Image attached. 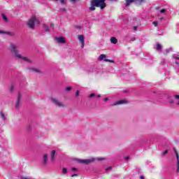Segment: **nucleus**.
<instances>
[{
	"label": "nucleus",
	"mask_w": 179,
	"mask_h": 179,
	"mask_svg": "<svg viewBox=\"0 0 179 179\" xmlns=\"http://www.w3.org/2000/svg\"><path fill=\"white\" fill-rule=\"evenodd\" d=\"M19 45H16L15 43L10 44V51L16 58V59H20L21 61H24V62H27L28 64H31V59L19 54Z\"/></svg>",
	"instance_id": "f257e3e1"
},
{
	"label": "nucleus",
	"mask_w": 179,
	"mask_h": 179,
	"mask_svg": "<svg viewBox=\"0 0 179 179\" xmlns=\"http://www.w3.org/2000/svg\"><path fill=\"white\" fill-rule=\"evenodd\" d=\"M92 6L90 7V10H95L96 8H101V9H104L106 8L105 0H92L91 2Z\"/></svg>",
	"instance_id": "f03ea898"
},
{
	"label": "nucleus",
	"mask_w": 179,
	"mask_h": 179,
	"mask_svg": "<svg viewBox=\"0 0 179 179\" xmlns=\"http://www.w3.org/2000/svg\"><path fill=\"white\" fill-rule=\"evenodd\" d=\"M98 160V162H101V160H104V158L103 157H96V158H92L90 159H76V161L77 163H79L80 164H90V163H93V162Z\"/></svg>",
	"instance_id": "7ed1b4c3"
},
{
	"label": "nucleus",
	"mask_w": 179,
	"mask_h": 179,
	"mask_svg": "<svg viewBox=\"0 0 179 179\" xmlns=\"http://www.w3.org/2000/svg\"><path fill=\"white\" fill-rule=\"evenodd\" d=\"M39 23H40V20H38V17L34 15L28 21L27 24L30 29H34V27H36V24H38Z\"/></svg>",
	"instance_id": "20e7f679"
},
{
	"label": "nucleus",
	"mask_w": 179,
	"mask_h": 179,
	"mask_svg": "<svg viewBox=\"0 0 179 179\" xmlns=\"http://www.w3.org/2000/svg\"><path fill=\"white\" fill-rule=\"evenodd\" d=\"M50 101L54 105L57 106V107H60L61 108H64V107H65V105L62 103V102L55 98H50Z\"/></svg>",
	"instance_id": "39448f33"
},
{
	"label": "nucleus",
	"mask_w": 179,
	"mask_h": 179,
	"mask_svg": "<svg viewBox=\"0 0 179 179\" xmlns=\"http://www.w3.org/2000/svg\"><path fill=\"white\" fill-rule=\"evenodd\" d=\"M179 100V95H175L173 98L169 99L170 106H177V101Z\"/></svg>",
	"instance_id": "423d86ee"
},
{
	"label": "nucleus",
	"mask_w": 179,
	"mask_h": 179,
	"mask_svg": "<svg viewBox=\"0 0 179 179\" xmlns=\"http://www.w3.org/2000/svg\"><path fill=\"white\" fill-rule=\"evenodd\" d=\"M22 100V95L20 94V92L18 93V97L17 99V101L15 103V108H20V101Z\"/></svg>",
	"instance_id": "0eeeda50"
},
{
	"label": "nucleus",
	"mask_w": 179,
	"mask_h": 179,
	"mask_svg": "<svg viewBox=\"0 0 179 179\" xmlns=\"http://www.w3.org/2000/svg\"><path fill=\"white\" fill-rule=\"evenodd\" d=\"M78 40L81 43V48H85V36H83V35H79Z\"/></svg>",
	"instance_id": "6e6552de"
},
{
	"label": "nucleus",
	"mask_w": 179,
	"mask_h": 179,
	"mask_svg": "<svg viewBox=\"0 0 179 179\" xmlns=\"http://www.w3.org/2000/svg\"><path fill=\"white\" fill-rule=\"evenodd\" d=\"M55 40L58 43V44H65L66 43L65 39L62 37L55 38Z\"/></svg>",
	"instance_id": "1a4fd4ad"
},
{
	"label": "nucleus",
	"mask_w": 179,
	"mask_h": 179,
	"mask_svg": "<svg viewBox=\"0 0 179 179\" xmlns=\"http://www.w3.org/2000/svg\"><path fill=\"white\" fill-rule=\"evenodd\" d=\"M176 156V159H177V169H176V173H179V156H178V153L177 152V150H174Z\"/></svg>",
	"instance_id": "9d476101"
},
{
	"label": "nucleus",
	"mask_w": 179,
	"mask_h": 179,
	"mask_svg": "<svg viewBox=\"0 0 179 179\" xmlns=\"http://www.w3.org/2000/svg\"><path fill=\"white\" fill-rule=\"evenodd\" d=\"M154 50H156V51H161L162 50V45H160V43H157L154 45Z\"/></svg>",
	"instance_id": "9b49d317"
},
{
	"label": "nucleus",
	"mask_w": 179,
	"mask_h": 179,
	"mask_svg": "<svg viewBox=\"0 0 179 179\" xmlns=\"http://www.w3.org/2000/svg\"><path fill=\"white\" fill-rule=\"evenodd\" d=\"M127 103V101L125 100H120L119 101L115 102L112 104V106H118L119 104H125Z\"/></svg>",
	"instance_id": "f8f14e48"
},
{
	"label": "nucleus",
	"mask_w": 179,
	"mask_h": 179,
	"mask_svg": "<svg viewBox=\"0 0 179 179\" xmlns=\"http://www.w3.org/2000/svg\"><path fill=\"white\" fill-rule=\"evenodd\" d=\"M48 161V155L47 154H45L43 155V164L44 166H45V164H47V162Z\"/></svg>",
	"instance_id": "ddd939ff"
},
{
	"label": "nucleus",
	"mask_w": 179,
	"mask_h": 179,
	"mask_svg": "<svg viewBox=\"0 0 179 179\" xmlns=\"http://www.w3.org/2000/svg\"><path fill=\"white\" fill-rule=\"evenodd\" d=\"M89 97H90V99H93V97H97L99 99V98L101 97V95H100V94L97 95L94 93H92L91 94L89 95Z\"/></svg>",
	"instance_id": "4468645a"
},
{
	"label": "nucleus",
	"mask_w": 179,
	"mask_h": 179,
	"mask_svg": "<svg viewBox=\"0 0 179 179\" xmlns=\"http://www.w3.org/2000/svg\"><path fill=\"white\" fill-rule=\"evenodd\" d=\"M110 43H112V44H117V43H118V41L117 40V38L111 37L110 38Z\"/></svg>",
	"instance_id": "2eb2a0df"
},
{
	"label": "nucleus",
	"mask_w": 179,
	"mask_h": 179,
	"mask_svg": "<svg viewBox=\"0 0 179 179\" xmlns=\"http://www.w3.org/2000/svg\"><path fill=\"white\" fill-rule=\"evenodd\" d=\"M55 153H56L55 150H52V152H51V160H52V161L55 160Z\"/></svg>",
	"instance_id": "dca6fc26"
},
{
	"label": "nucleus",
	"mask_w": 179,
	"mask_h": 179,
	"mask_svg": "<svg viewBox=\"0 0 179 179\" xmlns=\"http://www.w3.org/2000/svg\"><path fill=\"white\" fill-rule=\"evenodd\" d=\"M106 55H101L99 57V58H98V59H99V61H103V59L105 61V59H106Z\"/></svg>",
	"instance_id": "f3484780"
},
{
	"label": "nucleus",
	"mask_w": 179,
	"mask_h": 179,
	"mask_svg": "<svg viewBox=\"0 0 179 179\" xmlns=\"http://www.w3.org/2000/svg\"><path fill=\"white\" fill-rule=\"evenodd\" d=\"M0 117H1L2 120H6V115L3 112L0 113Z\"/></svg>",
	"instance_id": "a211bd4d"
},
{
	"label": "nucleus",
	"mask_w": 179,
	"mask_h": 179,
	"mask_svg": "<svg viewBox=\"0 0 179 179\" xmlns=\"http://www.w3.org/2000/svg\"><path fill=\"white\" fill-rule=\"evenodd\" d=\"M171 51H173V48H169V49H166L164 52V54H169V52H171Z\"/></svg>",
	"instance_id": "6ab92c4d"
},
{
	"label": "nucleus",
	"mask_w": 179,
	"mask_h": 179,
	"mask_svg": "<svg viewBox=\"0 0 179 179\" xmlns=\"http://www.w3.org/2000/svg\"><path fill=\"white\" fill-rule=\"evenodd\" d=\"M43 28L45 31H50V28L47 25L43 24Z\"/></svg>",
	"instance_id": "aec40b11"
},
{
	"label": "nucleus",
	"mask_w": 179,
	"mask_h": 179,
	"mask_svg": "<svg viewBox=\"0 0 179 179\" xmlns=\"http://www.w3.org/2000/svg\"><path fill=\"white\" fill-rule=\"evenodd\" d=\"M31 71H33L34 72H36L37 73H40V70L38 69H31Z\"/></svg>",
	"instance_id": "412c9836"
},
{
	"label": "nucleus",
	"mask_w": 179,
	"mask_h": 179,
	"mask_svg": "<svg viewBox=\"0 0 179 179\" xmlns=\"http://www.w3.org/2000/svg\"><path fill=\"white\" fill-rule=\"evenodd\" d=\"M3 20H5L6 22H8V17H6V15H5V14H2L1 15Z\"/></svg>",
	"instance_id": "4be33fe9"
},
{
	"label": "nucleus",
	"mask_w": 179,
	"mask_h": 179,
	"mask_svg": "<svg viewBox=\"0 0 179 179\" xmlns=\"http://www.w3.org/2000/svg\"><path fill=\"white\" fill-rule=\"evenodd\" d=\"M62 173H63V174H66V173H68V169L64 167L62 169Z\"/></svg>",
	"instance_id": "5701e85b"
},
{
	"label": "nucleus",
	"mask_w": 179,
	"mask_h": 179,
	"mask_svg": "<svg viewBox=\"0 0 179 179\" xmlns=\"http://www.w3.org/2000/svg\"><path fill=\"white\" fill-rule=\"evenodd\" d=\"M152 24H154V26L155 27H157V25L159 24V22L157 21H155V22H152Z\"/></svg>",
	"instance_id": "b1692460"
},
{
	"label": "nucleus",
	"mask_w": 179,
	"mask_h": 179,
	"mask_svg": "<svg viewBox=\"0 0 179 179\" xmlns=\"http://www.w3.org/2000/svg\"><path fill=\"white\" fill-rule=\"evenodd\" d=\"M76 27V29H78V30H80V29L83 28V27H82V25H77Z\"/></svg>",
	"instance_id": "393cba45"
},
{
	"label": "nucleus",
	"mask_w": 179,
	"mask_h": 179,
	"mask_svg": "<svg viewBox=\"0 0 179 179\" xmlns=\"http://www.w3.org/2000/svg\"><path fill=\"white\" fill-rule=\"evenodd\" d=\"M105 62H111V63L114 62L113 60H110V59H105Z\"/></svg>",
	"instance_id": "a878e982"
},
{
	"label": "nucleus",
	"mask_w": 179,
	"mask_h": 179,
	"mask_svg": "<svg viewBox=\"0 0 179 179\" xmlns=\"http://www.w3.org/2000/svg\"><path fill=\"white\" fill-rule=\"evenodd\" d=\"M130 4L131 3L129 2L128 0H126V3H125L126 6H129Z\"/></svg>",
	"instance_id": "bb28decb"
},
{
	"label": "nucleus",
	"mask_w": 179,
	"mask_h": 179,
	"mask_svg": "<svg viewBox=\"0 0 179 179\" xmlns=\"http://www.w3.org/2000/svg\"><path fill=\"white\" fill-rule=\"evenodd\" d=\"M133 30H134V31H136L138 30V26H134V27H133Z\"/></svg>",
	"instance_id": "cd10ccee"
},
{
	"label": "nucleus",
	"mask_w": 179,
	"mask_h": 179,
	"mask_svg": "<svg viewBox=\"0 0 179 179\" xmlns=\"http://www.w3.org/2000/svg\"><path fill=\"white\" fill-rule=\"evenodd\" d=\"M72 88L71 87H66V92H70V90H71Z\"/></svg>",
	"instance_id": "c85d7f7f"
},
{
	"label": "nucleus",
	"mask_w": 179,
	"mask_h": 179,
	"mask_svg": "<svg viewBox=\"0 0 179 179\" xmlns=\"http://www.w3.org/2000/svg\"><path fill=\"white\" fill-rule=\"evenodd\" d=\"M78 96H79V90L76 92V97H78Z\"/></svg>",
	"instance_id": "c756f323"
},
{
	"label": "nucleus",
	"mask_w": 179,
	"mask_h": 179,
	"mask_svg": "<svg viewBox=\"0 0 179 179\" xmlns=\"http://www.w3.org/2000/svg\"><path fill=\"white\" fill-rule=\"evenodd\" d=\"M166 12V10L165 9H162L160 10V13H164Z\"/></svg>",
	"instance_id": "7c9ffc66"
},
{
	"label": "nucleus",
	"mask_w": 179,
	"mask_h": 179,
	"mask_svg": "<svg viewBox=\"0 0 179 179\" xmlns=\"http://www.w3.org/2000/svg\"><path fill=\"white\" fill-rule=\"evenodd\" d=\"M78 171V169H76V168L71 169V171Z\"/></svg>",
	"instance_id": "2f4dec72"
},
{
	"label": "nucleus",
	"mask_w": 179,
	"mask_h": 179,
	"mask_svg": "<svg viewBox=\"0 0 179 179\" xmlns=\"http://www.w3.org/2000/svg\"><path fill=\"white\" fill-rule=\"evenodd\" d=\"M66 10V9L62 8V10H59V12H65Z\"/></svg>",
	"instance_id": "473e14b6"
},
{
	"label": "nucleus",
	"mask_w": 179,
	"mask_h": 179,
	"mask_svg": "<svg viewBox=\"0 0 179 179\" xmlns=\"http://www.w3.org/2000/svg\"><path fill=\"white\" fill-rule=\"evenodd\" d=\"M168 152H169V151L166 150H165L162 154H163V155H167Z\"/></svg>",
	"instance_id": "72a5a7b5"
},
{
	"label": "nucleus",
	"mask_w": 179,
	"mask_h": 179,
	"mask_svg": "<svg viewBox=\"0 0 179 179\" xmlns=\"http://www.w3.org/2000/svg\"><path fill=\"white\" fill-rule=\"evenodd\" d=\"M5 33H6V32H5L3 31H0V34H5Z\"/></svg>",
	"instance_id": "f704fd0d"
},
{
	"label": "nucleus",
	"mask_w": 179,
	"mask_h": 179,
	"mask_svg": "<svg viewBox=\"0 0 179 179\" xmlns=\"http://www.w3.org/2000/svg\"><path fill=\"white\" fill-rule=\"evenodd\" d=\"M108 170H111V167H108V168H106V171H108Z\"/></svg>",
	"instance_id": "c9c22d12"
},
{
	"label": "nucleus",
	"mask_w": 179,
	"mask_h": 179,
	"mask_svg": "<svg viewBox=\"0 0 179 179\" xmlns=\"http://www.w3.org/2000/svg\"><path fill=\"white\" fill-rule=\"evenodd\" d=\"M71 177H78V174H73L71 175Z\"/></svg>",
	"instance_id": "e433bc0d"
},
{
	"label": "nucleus",
	"mask_w": 179,
	"mask_h": 179,
	"mask_svg": "<svg viewBox=\"0 0 179 179\" xmlns=\"http://www.w3.org/2000/svg\"><path fill=\"white\" fill-rule=\"evenodd\" d=\"M62 3H65V0H59Z\"/></svg>",
	"instance_id": "4c0bfd02"
},
{
	"label": "nucleus",
	"mask_w": 179,
	"mask_h": 179,
	"mask_svg": "<svg viewBox=\"0 0 179 179\" xmlns=\"http://www.w3.org/2000/svg\"><path fill=\"white\" fill-rule=\"evenodd\" d=\"M103 101H108V98H105L104 99H103Z\"/></svg>",
	"instance_id": "58836bf2"
},
{
	"label": "nucleus",
	"mask_w": 179,
	"mask_h": 179,
	"mask_svg": "<svg viewBox=\"0 0 179 179\" xmlns=\"http://www.w3.org/2000/svg\"><path fill=\"white\" fill-rule=\"evenodd\" d=\"M10 91L13 92V86L10 87Z\"/></svg>",
	"instance_id": "ea45409f"
},
{
	"label": "nucleus",
	"mask_w": 179,
	"mask_h": 179,
	"mask_svg": "<svg viewBox=\"0 0 179 179\" xmlns=\"http://www.w3.org/2000/svg\"><path fill=\"white\" fill-rule=\"evenodd\" d=\"M140 178H141V179H145V176H141L140 177Z\"/></svg>",
	"instance_id": "a19ab883"
},
{
	"label": "nucleus",
	"mask_w": 179,
	"mask_h": 179,
	"mask_svg": "<svg viewBox=\"0 0 179 179\" xmlns=\"http://www.w3.org/2000/svg\"><path fill=\"white\" fill-rule=\"evenodd\" d=\"M175 64H176V65H178V62L176 61V62H175Z\"/></svg>",
	"instance_id": "79ce46f5"
},
{
	"label": "nucleus",
	"mask_w": 179,
	"mask_h": 179,
	"mask_svg": "<svg viewBox=\"0 0 179 179\" xmlns=\"http://www.w3.org/2000/svg\"><path fill=\"white\" fill-rule=\"evenodd\" d=\"M129 159V157H125V160H128Z\"/></svg>",
	"instance_id": "37998d69"
},
{
	"label": "nucleus",
	"mask_w": 179,
	"mask_h": 179,
	"mask_svg": "<svg viewBox=\"0 0 179 179\" xmlns=\"http://www.w3.org/2000/svg\"><path fill=\"white\" fill-rule=\"evenodd\" d=\"M71 2H76V0H71Z\"/></svg>",
	"instance_id": "c03bdc74"
},
{
	"label": "nucleus",
	"mask_w": 179,
	"mask_h": 179,
	"mask_svg": "<svg viewBox=\"0 0 179 179\" xmlns=\"http://www.w3.org/2000/svg\"><path fill=\"white\" fill-rule=\"evenodd\" d=\"M50 27H54V24H51Z\"/></svg>",
	"instance_id": "a18cd8bd"
},
{
	"label": "nucleus",
	"mask_w": 179,
	"mask_h": 179,
	"mask_svg": "<svg viewBox=\"0 0 179 179\" xmlns=\"http://www.w3.org/2000/svg\"><path fill=\"white\" fill-rule=\"evenodd\" d=\"M177 106H179V101H177Z\"/></svg>",
	"instance_id": "49530a36"
},
{
	"label": "nucleus",
	"mask_w": 179,
	"mask_h": 179,
	"mask_svg": "<svg viewBox=\"0 0 179 179\" xmlns=\"http://www.w3.org/2000/svg\"><path fill=\"white\" fill-rule=\"evenodd\" d=\"M55 1H58V0H55Z\"/></svg>",
	"instance_id": "de8ad7c7"
}]
</instances>
